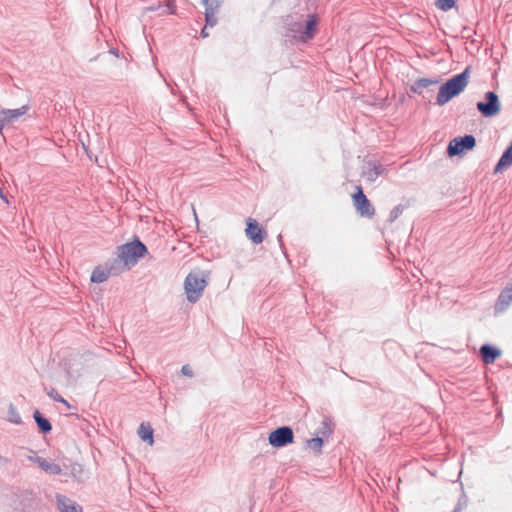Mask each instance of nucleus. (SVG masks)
Instances as JSON below:
<instances>
[{
  "label": "nucleus",
  "mask_w": 512,
  "mask_h": 512,
  "mask_svg": "<svg viewBox=\"0 0 512 512\" xmlns=\"http://www.w3.org/2000/svg\"><path fill=\"white\" fill-rule=\"evenodd\" d=\"M317 25L318 17L315 14L308 15L305 21L303 14H289L283 18L284 36L306 42L314 38Z\"/></svg>",
  "instance_id": "nucleus-1"
},
{
  "label": "nucleus",
  "mask_w": 512,
  "mask_h": 512,
  "mask_svg": "<svg viewBox=\"0 0 512 512\" xmlns=\"http://www.w3.org/2000/svg\"><path fill=\"white\" fill-rule=\"evenodd\" d=\"M469 76L470 67L468 66L461 73L452 76L444 82L439 88L435 104L444 106L454 97L460 95L469 83Z\"/></svg>",
  "instance_id": "nucleus-2"
},
{
  "label": "nucleus",
  "mask_w": 512,
  "mask_h": 512,
  "mask_svg": "<svg viewBox=\"0 0 512 512\" xmlns=\"http://www.w3.org/2000/svg\"><path fill=\"white\" fill-rule=\"evenodd\" d=\"M208 276L207 272L201 270L192 271L186 276L184 289L189 302L195 303L200 299L208 284Z\"/></svg>",
  "instance_id": "nucleus-3"
},
{
  "label": "nucleus",
  "mask_w": 512,
  "mask_h": 512,
  "mask_svg": "<svg viewBox=\"0 0 512 512\" xmlns=\"http://www.w3.org/2000/svg\"><path fill=\"white\" fill-rule=\"evenodd\" d=\"M119 260L125 265H135L147 253V247L138 238L119 247Z\"/></svg>",
  "instance_id": "nucleus-4"
},
{
  "label": "nucleus",
  "mask_w": 512,
  "mask_h": 512,
  "mask_svg": "<svg viewBox=\"0 0 512 512\" xmlns=\"http://www.w3.org/2000/svg\"><path fill=\"white\" fill-rule=\"evenodd\" d=\"M476 107L482 116L491 118L499 114L501 103L494 91H488L484 95V101L477 102Z\"/></svg>",
  "instance_id": "nucleus-5"
},
{
  "label": "nucleus",
  "mask_w": 512,
  "mask_h": 512,
  "mask_svg": "<svg viewBox=\"0 0 512 512\" xmlns=\"http://www.w3.org/2000/svg\"><path fill=\"white\" fill-rule=\"evenodd\" d=\"M475 146V137L471 134H467L453 138L448 144L447 153L450 157L458 156L465 151L472 150Z\"/></svg>",
  "instance_id": "nucleus-6"
},
{
  "label": "nucleus",
  "mask_w": 512,
  "mask_h": 512,
  "mask_svg": "<svg viewBox=\"0 0 512 512\" xmlns=\"http://www.w3.org/2000/svg\"><path fill=\"white\" fill-rule=\"evenodd\" d=\"M268 441L275 448L285 447L294 441L293 430L290 426L278 427L270 432Z\"/></svg>",
  "instance_id": "nucleus-7"
},
{
  "label": "nucleus",
  "mask_w": 512,
  "mask_h": 512,
  "mask_svg": "<svg viewBox=\"0 0 512 512\" xmlns=\"http://www.w3.org/2000/svg\"><path fill=\"white\" fill-rule=\"evenodd\" d=\"M352 198L356 211L362 217L372 218L375 215V208L360 186H357V192L353 194Z\"/></svg>",
  "instance_id": "nucleus-8"
},
{
  "label": "nucleus",
  "mask_w": 512,
  "mask_h": 512,
  "mask_svg": "<svg viewBox=\"0 0 512 512\" xmlns=\"http://www.w3.org/2000/svg\"><path fill=\"white\" fill-rule=\"evenodd\" d=\"M245 233L248 239H250L254 244L262 243L266 235V231L263 230L259 226L258 222L253 218L247 219Z\"/></svg>",
  "instance_id": "nucleus-9"
},
{
  "label": "nucleus",
  "mask_w": 512,
  "mask_h": 512,
  "mask_svg": "<svg viewBox=\"0 0 512 512\" xmlns=\"http://www.w3.org/2000/svg\"><path fill=\"white\" fill-rule=\"evenodd\" d=\"M386 167L378 161H368L362 173L369 182H375L378 177L386 174Z\"/></svg>",
  "instance_id": "nucleus-10"
},
{
  "label": "nucleus",
  "mask_w": 512,
  "mask_h": 512,
  "mask_svg": "<svg viewBox=\"0 0 512 512\" xmlns=\"http://www.w3.org/2000/svg\"><path fill=\"white\" fill-rule=\"evenodd\" d=\"M202 4L205 6L206 26H215L217 24L216 14L219 8V3L215 0H202Z\"/></svg>",
  "instance_id": "nucleus-11"
},
{
  "label": "nucleus",
  "mask_w": 512,
  "mask_h": 512,
  "mask_svg": "<svg viewBox=\"0 0 512 512\" xmlns=\"http://www.w3.org/2000/svg\"><path fill=\"white\" fill-rule=\"evenodd\" d=\"M479 353L482 361L488 365L494 363V361L500 357L501 350L490 344H483L480 347Z\"/></svg>",
  "instance_id": "nucleus-12"
},
{
  "label": "nucleus",
  "mask_w": 512,
  "mask_h": 512,
  "mask_svg": "<svg viewBox=\"0 0 512 512\" xmlns=\"http://www.w3.org/2000/svg\"><path fill=\"white\" fill-rule=\"evenodd\" d=\"M29 459L36 463L43 471L51 475H59L62 473V468L56 463H51L42 457H29Z\"/></svg>",
  "instance_id": "nucleus-13"
},
{
  "label": "nucleus",
  "mask_w": 512,
  "mask_h": 512,
  "mask_svg": "<svg viewBox=\"0 0 512 512\" xmlns=\"http://www.w3.org/2000/svg\"><path fill=\"white\" fill-rule=\"evenodd\" d=\"M510 304H512V282L500 293L495 305V310L502 312L506 310Z\"/></svg>",
  "instance_id": "nucleus-14"
},
{
  "label": "nucleus",
  "mask_w": 512,
  "mask_h": 512,
  "mask_svg": "<svg viewBox=\"0 0 512 512\" xmlns=\"http://www.w3.org/2000/svg\"><path fill=\"white\" fill-rule=\"evenodd\" d=\"M439 82V79L419 78L410 86V90L413 93L422 95L423 98H427L424 95V90L430 87L431 85L438 84Z\"/></svg>",
  "instance_id": "nucleus-15"
},
{
  "label": "nucleus",
  "mask_w": 512,
  "mask_h": 512,
  "mask_svg": "<svg viewBox=\"0 0 512 512\" xmlns=\"http://www.w3.org/2000/svg\"><path fill=\"white\" fill-rule=\"evenodd\" d=\"M512 165V142L510 145L504 150L503 154L501 155L500 159L498 160L494 172L499 173L505 170L506 168L510 167Z\"/></svg>",
  "instance_id": "nucleus-16"
},
{
  "label": "nucleus",
  "mask_w": 512,
  "mask_h": 512,
  "mask_svg": "<svg viewBox=\"0 0 512 512\" xmlns=\"http://www.w3.org/2000/svg\"><path fill=\"white\" fill-rule=\"evenodd\" d=\"M112 274H117L113 266H111L109 269H102L100 267H96L91 274V281L94 283H102L106 281L108 277Z\"/></svg>",
  "instance_id": "nucleus-17"
},
{
  "label": "nucleus",
  "mask_w": 512,
  "mask_h": 512,
  "mask_svg": "<svg viewBox=\"0 0 512 512\" xmlns=\"http://www.w3.org/2000/svg\"><path fill=\"white\" fill-rule=\"evenodd\" d=\"M33 418L37 424L39 432L43 434H48L52 430V425L50 421L44 417L38 410H35L33 413Z\"/></svg>",
  "instance_id": "nucleus-18"
},
{
  "label": "nucleus",
  "mask_w": 512,
  "mask_h": 512,
  "mask_svg": "<svg viewBox=\"0 0 512 512\" xmlns=\"http://www.w3.org/2000/svg\"><path fill=\"white\" fill-rule=\"evenodd\" d=\"M58 507L61 512H83L79 504L66 497L58 498Z\"/></svg>",
  "instance_id": "nucleus-19"
},
{
  "label": "nucleus",
  "mask_w": 512,
  "mask_h": 512,
  "mask_svg": "<svg viewBox=\"0 0 512 512\" xmlns=\"http://www.w3.org/2000/svg\"><path fill=\"white\" fill-rule=\"evenodd\" d=\"M28 110L29 106L23 105L22 107L17 109H2L1 114L5 116V120L10 122L26 114Z\"/></svg>",
  "instance_id": "nucleus-20"
},
{
  "label": "nucleus",
  "mask_w": 512,
  "mask_h": 512,
  "mask_svg": "<svg viewBox=\"0 0 512 512\" xmlns=\"http://www.w3.org/2000/svg\"><path fill=\"white\" fill-rule=\"evenodd\" d=\"M334 431V424L329 417H325L316 431V435L324 438L329 437Z\"/></svg>",
  "instance_id": "nucleus-21"
},
{
  "label": "nucleus",
  "mask_w": 512,
  "mask_h": 512,
  "mask_svg": "<svg viewBox=\"0 0 512 512\" xmlns=\"http://www.w3.org/2000/svg\"><path fill=\"white\" fill-rule=\"evenodd\" d=\"M139 437L149 444L153 443V429L149 424L141 423L138 428Z\"/></svg>",
  "instance_id": "nucleus-22"
},
{
  "label": "nucleus",
  "mask_w": 512,
  "mask_h": 512,
  "mask_svg": "<svg viewBox=\"0 0 512 512\" xmlns=\"http://www.w3.org/2000/svg\"><path fill=\"white\" fill-rule=\"evenodd\" d=\"M324 437L320 435H316L314 438L306 440V445L312 449L316 454H320L322 452V446Z\"/></svg>",
  "instance_id": "nucleus-23"
},
{
  "label": "nucleus",
  "mask_w": 512,
  "mask_h": 512,
  "mask_svg": "<svg viewBox=\"0 0 512 512\" xmlns=\"http://www.w3.org/2000/svg\"><path fill=\"white\" fill-rule=\"evenodd\" d=\"M408 207H409V203H408V202H407V203H405V204L400 203V204H398L397 206H395V207L391 210V212H390V214H389L388 221H389L390 223H393L394 221H396V220L398 219V217H399L400 215H402V213H403V212H404Z\"/></svg>",
  "instance_id": "nucleus-24"
},
{
  "label": "nucleus",
  "mask_w": 512,
  "mask_h": 512,
  "mask_svg": "<svg viewBox=\"0 0 512 512\" xmlns=\"http://www.w3.org/2000/svg\"><path fill=\"white\" fill-rule=\"evenodd\" d=\"M8 419L11 423L20 424L22 422L21 416L17 411V408L10 403L8 407Z\"/></svg>",
  "instance_id": "nucleus-25"
},
{
  "label": "nucleus",
  "mask_w": 512,
  "mask_h": 512,
  "mask_svg": "<svg viewBox=\"0 0 512 512\" xmlns=\"http://www.w3.org/2000/svg\"><path fill=\"white\" fill-rule=\"evenodd\" d=\"M455 0H437L435 5L442 11H448L455 6Z\"/></svg>",
  "instance_id": "nucleus-26"
},
{
  "label": "nucleus",
  "mask_w": 512,
  "mask_h": 512,
  "mask_svg": "<svg viewBox=\"0 0 512 512\" xmlns=\"http://www.w3.org/2000/svg\"><path fill=\"white\" fill-rule=\"evenodd\" d=\"M47 395L56 402H65V399L54 388H51Z\"/></svg>",
  "instance_id": "nucleus-27"
},
{
  "label": "nucleus",
  "mask_w": 512,
  "mask_h": 512,
  "mask_svg": "<svg viewBox=\"0 0 512 512\" xmlns=\"http://www.w3.org/2000/svg\"><path fill=\"white\" fill-rule=\"evenodd\" d=\"M181 373L187 377H193L194 375L192 368L188 364L182 366Z\"/></svg>",
  "instance_id": "nucleus-28"
},
{
  "label": "nucleus",
  "mask_w": 512,
  "mask_h": 512,
  "mask_svg": "<svg viewBox=\"0 0 512 512\" xmlns=\"http://www.w3.org/2000/svg\"><path fill=\"white\" fill-rule=\"evenodd\" d=\"M164 10L162 14H174L175 13V6L170 3H166L164 6Z\"/></svg>",
  "instance_id": "nucleus-29"
},
{
  "label": "nucleus",
  "mask_w": 512,
  "mask_h": 512,
  "mask_svg": "<svg viewBox=\"0 0 512 512\" xmlns=\"http://www.w3.org/2000/svg\"><path fill=\"white\" fill-rule=\"evenodd\" d=\"M0 198L5 201L6 203H8V199L6 197V195L3 193V190L0 188Z\"/></svg>",
  "instance_id": "nucleus-30"
},
{
  "label": "nucleus",
  "mask_w": 512,
  "mask_h": 512,
  "mask_svg": "<svg viewBox=\"0 0 512 512\" xmlns=\"http://www.w3.org/2000/svg\"><path fill=\"white\" fill-rule=\"evenodd\" d=\"M206 30H207V26H205L201 31V36L204 38L208 36V32Z\"/></svg>",
  "instance_id": "nucleus-31"
},
{
  "label": "nucleus",
  "mask_w": 512,
  "mask_h": 512,
  "mask_svg": "<svg viewBox=\"0 0 512 512\" xmlns=\"http://www.w3.org/2000/svg\"><path fill=\"white\" fill-rule=\"evenodd\" d=\"M3 128H4V120L0 119V134L2 133Z\"/></svg>",
  "instance_id": "nucleus-32"
},
{
  "label": "nucleus",
  "mask_w": 512,
  "mask_h": 512,
  "mask_svg": "<svg viewBox=\"0 0 512 512\" xmlns=\"http://www.w3.org/2000/svg\"><path fill=\"white\" fill-rule=\"evenodd\" d=\"M111 53H113L114 55L118 56L117 51H116V50H114V49H112V50H111Z\"/></svg>",
  "instance_id": "nucleus-33"
},
{
  "label": "nucleus",
  "mask_w": 512,
  "mask_h": 512,
  "mask_svg": "<svg viewBox=\"0 0 512 512\" xmlns=\"http://www.w3.org/2000/svg\"><path fill=\"white\" fill-rule=\"evenodd\" d=\"M64 405H66L68 408H70V404L65 400V402H62Z\"/></svg>",
  "instance_id": "nucleus-34"
},
{
  "label": "nucleus",
  "mask_w": 512,
  "mask_h": 512,
  "mask_svg": "<svg viewBox=\"0 0 512 512\" xmlns=\"http://www.w3.org/2000/svg\"><path fill=\"white\" fill-rule=\"evenodd\" d=\"M427 93H429V97H431V96H432V91L427 90Z\"/></svg>",
  "instance_id": "nucleus-35"
}]
</instances>
